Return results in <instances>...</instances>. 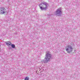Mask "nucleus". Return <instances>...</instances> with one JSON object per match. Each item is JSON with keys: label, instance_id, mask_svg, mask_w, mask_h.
Returning <instances> with one entry per match:
<instances>
[{"label": "nucleus", "instance_id": "0eeeda50", "mask_svg": "<svg viewBox=\"0 0 80 80\" xmlns=\"http://www.w3.org/2000/svg\"><path fill=\"white\" fill-rule=\"evenodd\" d=\"M11 47L12 48H15V45L14 44H11Z\"/></svg>", "mask_w": 80, "mask_h": 80}, {"label": "nucleus", "instance_id": "423d86ee", "mask_svg": "<svg viewBox=\"0 0 80 80\" xmlns=\"http://www.w3.org/2000/svg\"><path fill=\"white\" fill-rule=\"evenodd\" d=\"M5 43H6L7 45H8V46H9V45H12V43H11V42H5Z\"/></svg>", "mask_w": 80, "mask_h": 80}, {"label": "nucleus", "instance_id": "1a4fd4ad", "mask_svg": "<svg viewBox=\"0 0 80 80\" xmlns=\"http://www.w3.org/2000/svg\"><path fill=\"white\" fill-rule=\"evenodd\" d=\"M32 69H33V68H30L29 69V70H32Z\"/></svg>", "mask_w": 80, "mask_h": 80}, {"label": "nucleus", "instance_id": "f257e3e1", "mask_svg": "<svg viewBox=\"0 0 80 80\" xmlns=\"http://www.w3.org/2000/svg\"><path fill=\"white\" fill-rule=\"evenodd\" d=\"M52 58V54L49 52H47L45 56L44 59L42 60V62L44 63H48V62L50 61V59Z\"/></svg>", "mask_w": 80, "mask_h": 80}, {"label": "nucleus", "instance_id": "7ed1b4c3", "mask_svg": "<svg viewBox=\"0 0 80 80\" xmlns=\"http://www.w3.org/2000/svg\"><path fill=\"white\" fill-rule=\"evenodd\" d=\"M73 47L70 45H68L65 47V50L66 51L67 53H70L73 51Z\"/></svg>", "mask_w": 80, "mask_h": 80}, {"label": "nucleus", "instance_id": "f03ea898", "mask_svg": "<svg viewBox=\"0 0 80 80\" xmlns=\"http://www.w3.org/2000/svg\"><path fill=\"white\" fill-rule=\"evenodd\" d=\"M39 7L41 10H47L48 8V3L47 2H42L39 5Z\"/></svg>", "mask_w": 80, "mask_h": 80}, {"label": "nucleus", "instance_id": "6e6552de", "mask_svg": "<svg viewBox=\"0 0 80 80\" xmlns=\"http://www.w3.org/2000/svg\"><path fill=\"white\" fill-rule=\"evenodd\" d=\"M25 80H29V77H26L24 78Z\"/></svg>", "mask_w": 80, "mask_h": 80}, {"label": "nucleus", "instance_id": "39448f33", "mask_svg": "<svg viewBox=\"0 0 80 80\" xmlns=\"http://www.w3.org/2000/svg\"><path fill=\"white\" fill-rule=\"evenodd\" d=\"M5 13V8H0V14H3Z\"/></svg>", "mask_w": 80, "mask_h": 80}, {"label": "nucleus", "instance_id": "20e7f679", "mask_svg": "<svg viewBox=\"0 0 80 80\" xmlns=\"http://www.w3.org/2000/svg\"><path fill=\"white\" fill-rule=\"evenodd\" d=\"M54 14L55 15H56L57 16H58L59 17L61 16V15H62V9L60 8L57 9L56 11L54 12Z\"/></svg>", "mask_w": 80, "mask_h": 80}]
</instances>
